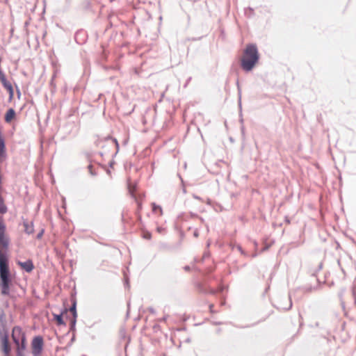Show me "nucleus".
Instances as JSON below:
<instances>
[{
  "instance_id": "1",
  "label": "nucleus",
  "mask_w": 356,
  "mask_h": 356,
  "mask_svg": "<svg viewBox=\"0 0 356 356\" xmlns=\"http://www.w3.org/2000/svg\"><path fill=\"white\" fill-rule=\"evenodd\" d=\"M10 284L11 277L6 251L0 250V288L2 295L8 296L10 294Z\"/></svg>"
},
{
  "instance_id": "2",
  "label": "nucleus",
  "mask_w": 356,
  "mask_h": 356,
  "mask_svg": "<svg viewBox=\"0 0 356 356\" xmlns=\"http://www.w3.org/2000/svg\"><path fill=\"white\" fill-rule=\"evenodd\" d=\"M258 60L259 54L256 45L248 44L244 51V56L241 59V67L245 71H250Z\"/></svg>"
},
{
  "instance_id": "3",
  "label": "nucleus",
  "mask_w": 356,
  "mask_h": 356,
  "mask_svg": "<svg viewBox=\"0 0 356 356\" xmlns=\"http://www.w3.org/2000/svg\"><path fill=\"white\" fill-rule=\"evenodd\" d=\"M44 346L43 338L41 336L35 337L31 342L32 354L33 356H40Z\"/></svg>"
},
{
  "instance_id": "4",
  "label": "nucleus",
  "mask_w": 356,
  "mask_h": 356,
  "mask_svg": "<svg viewBox=\"0 0 356 356\" xmlns=\"http://www.w3.org/2000/svg\"><path fill=\"white\" fill-rule=\"evenodd\" d=\"M6 226L3 222V218L0 216V250L6 251L8 246V241L5 236Z\"/></svg>"
},
{
  "instance_id": "5",
  "label": "nucleus",
  "mask_w": 356,
  "mask_h": 356,
  "mask_svg": "<svg viewBox=\"0 0 356 356\" xmlns=\"http://www.w3.org/2000/svg\"><path fill=\"white\" fill-rule=\"evenodd\" d=\"M0 346L6 356H8L10 353L11 348L9 344L7 332L0 334Z\"/></svg>"
},
{
  "instance_id": "6",
  "label": "nucleus",
  "mask_w": 356,
  "mask_h": 356,
  "mask_svg": "<svg viewBox=\"0 0 356 356\" xmlns=\"http://www.w3.org/2000/svg\"><path fill=\"white\" fill-rule=\"evenodd\" d=\"M12 338L15 343H18V341H25L26 336L22 328L18 326H15L13 329Z\"/></svg>"
},
{
  "instance_id": "7",
  "label": "nucleus",
  "mask_w": 356,
  "mask_h": 356,
  "mask_svg": "<svg viewBox=\"0 0 356 356\" xmlns=\"http://www.w3.org/2000/svg\"><path fill=\"white\" fill-rule=\"evenodd\" d=\"M6 315L3 309L0 308V334L6 333Z\"/></svg>"
},
{
  "instance_id": "8",
  "label": "nucleus",
  "mask_w": 356,
  "mask_h": 356,
  "mask_svg": "<svg viewBox=\"0 0 356 356\" xmlns=\"http://www.w3.org/2000/svg\"><path fill=\"white\" fill-rule=\"evenodd\" d=\"M70 312H72L73 318L71 320V328L72 329L74 327L76 322V318H77V313H76V301H74L72 306L70 308Z\"/></svg>"
},
{
  "instance_id": "9",
  "label": "nucleus",
  "mask_w": 356,
  "mask_h": 356,
  "mask_svg": "<svg viewBox=\"0 0 356 356\" xmlns=\"http://www.w3.org/2000/svg\"><path fill=\"white\" fill-rule=\"evenodd\" d=\"M18 264L28 273L32 271L34 268L31 260H27L24 262L19 261Z\"/></svg>"
},
{
  "instance_id": "10",
  "label": "nucleus",
  "mask_w": 356,
  "mask_h": 356,
  "mask_svg": "<svg viewBox=\"0 0 356 356\" xmlns=\"http://www.w3.org/2000/svg\"><path fill=\"white\" fill-rule=\"evenodd\" d=\"M17 347V356H24V350L26 348V340L18 341V343H15Z\"/></svg>"
},
{
  "instance_id": "11",
  "label": "nucleus",
  "mask_w": 356,
  "mask_h": 356,
  "mask_svg": "<svg viewBox=\"0 0 356 356\" xmlns=\"http://www.w3.org/2000/svg\"><path fill=\"white\" fill-rule=\"evenodd\" d=\"M15 116V111L13 108H9L5 115V121L10 122Z\"/></svg>"
},
{
  "instance_id": "12",
  "label": "nucleus",
  "mask_w": 356,
  "mask_h": 356,
  "mask_svg": "<svg viewBox=\"0 0 356 356\" xmlns=\"http://www.w3.org/2000/svg\"><path fill=\"white\" fill-rule=\"evenodd\" d=\"M106 141L107 143H109L111 145H115V148H116L115 154H116L118 152V150H119V144H118L117 140L115 138H110L109 137V138H106Z\"/></svg>"
},
{
  "instance_id": "13",
  "label": "nucleus",
  "mask_w": 356,
  "mask_h": 356,
  "mask_svg": "<svg viewBox=\"0 0 356 356\" xmlns=\"http://www.w3.org/2000/svg\"><path fill=\"white\" fill-rule=\"evenodd\" d=\"M24 226L25 228L24 231L28 234H31L33 232V227L32 223L29 224V222H24Z\"/></svg>"
},
{
  "instance_id": "14",
  "label": "nucleus",
  "mask_w": 356,
  "mask_h": 356,
  "mask_svg": "<svg viewBox=\"0 0 356 356\" xmlns=\"http://www.w3.org/2000/svg\"><path fill=\"white\" fill-rule=\"evenodd\" d=\"M54 319L56 321L57 324L59 325H65V322L63 319V314H54Z\"/></svg>"
},
{
  "instance_id": "15",
  "label": "nucleus",
  "mask_w": 356,
  "mask_h": 356,
  "mask_svg": "<svg viewBox=\"0 0 356 356\" xmlns=\"http://www.w3.org/2000/svg\"><path fill=\"white\" fill-rule=\"evenodd\" d=\"M6 212H7V207L3 203V197L0 195V213L3 214Z\"/></svg>"
},
{
  "instance_id": "16",
  "label": "nucleus",
  "mask_w": 356,
  "mask_h": 356,
  "mask_svg": "<svg viewBox=\"0 0 356 356\" xmlns=\"http://www.w3.org/2000/svg\"><path fill=\"white\" fill-rule=\"evenodd\" d=\"M4 88H6L9 93H10V97H13V86L11 85L10 83H9L8 81L6 83V85H3Z\"/></svg>"
},
{
  "instance_id": "17",
  "label": "nucleus",
  "mask_w": 356,
  "mask_h": 356,
  "mask_svg": "<svg viewBox=\"0 0 356 356\" xmlns=\"http://www.w3.org/2000/svg\"><path fill=\"white\" fill-rule=\"evenodd\" d=\"M291 307H292V302L291 300V298L289 297L288 299L287 306H285V307L280 306V307H279V309H282V310H288V309H290L291 308Z\"/></svg>"
},
{
  "instance_id": "18",
  "label": "nucleus",
  "mask_w": 356,
  "mask_h": 356,
  "mask_svg": "<svg viewBox=\"0 0 356 356\" xmlns=\"http://www.w3.org/2000/svg\"><path fill=\"white\" fill-rule=\"evenodd\" d=\"M152 211H153L154 212H155V213H156L157 211H159V213H160V215H162V213H163V211H162L161 207L160 206H159V205H156L155 203H153V204H152Z\"/></svg>"
},
{
  "instance_id": "19",
  "label": "nucleus",
  "mask_w": 356,
  "mask_h": 356,
  "mask_svg": "<svg viewBox=\"0 0 356 356\" xmlns=\"http://www.w3.org/2000/svg\"><path fill=\"white\" fill-rule=\"evenodd\" d=\"M5 148L4 141L0 137V156L2 155Z\"/></svg>"
},
{
  "instance_id": "20",
  "label": "nucleus",
  "mask_w": 356,
  "mask_h": 356,
  "mask_svg": "<svg viewBox=\"0 0 356 356\" xmlns=\"http://www.w3.org/2000/svg\"><path fill=\"white\" fill-rule=\"evenodd\" d=\"M0 81H1L3 86L6 85V83L8 82L4 74L0 75Z\"/></svg>"
},
{
  "instance_id": "21",
  "label": "nucleus",
  "mask_w": 356,
  "mask_h": 356,
  "mask_svg": "<svg viewBox=\"0 0 356 356\" xmlns=\"http://www.w3.org/2000/svg\"><path fill=\"white\" fill-rule=\"evenodd\" d=\"M237 87H238V94H239V100H238V105H239V108L240 109H241V89H240V87H239V83H238V81H237Z\"/></svg>"
},
{
  "instance_id": "22",
  "label": "nucleus",
  "mask_w": 356,
  "mask_h": 356,
  "mask_svg": "<svg viewBox=\"0 0 356 356\" xmlns=\"http://www.w3.org/2000/svg\"><path fill=\"white\" fill-rule=\"evenodd\" d=\"M152 234L150 232H145L143 235V237L146 239H150Z\"/></svg>"
},
{
  "instance_id": "23",
  "label": "nucleus",
  "mask_w": 356,
  "mask_h": 356,
  "mask_svg": "<svg viewBox=\"0 0 356 356\" xmlns=\"http://www.w3.org/2000/svg\"><path fill=\"white\" fill-rule=\"evenodd\" d=\"M88 168V170H89V172H90V175H96L93 172V170H92V165H89Z\"/></svg>"
},
{
  "instance_id": "24",
  "label": "nucleus",
  "mask_w": 356,
  "mask_h": 356,
  "mask_svg": "<svg viewBox=\"0 0 356 356\" xmlns=\"http://www.w3.org/2000/svg\"><path fill=\"white\" fill-rule=\"evenodd\" d=\"M42 234H43V231H41L40 233H38V235H37V238H41V236H42Z\"/></svg>"
},
{
  "instance_id": "25",
  "label": "nucleus",
  "mask_w": 356,
  "mask_h": 356,
  "mask_svg": "<svg viewBox=\"0 0 356 356\" xmlns=\"http://www.w3.org/2000/svg\"><path fill=\"white\" fill-rule=\"evenodd\" d=\"M125 284L127 286H129L128 278L125 276Z\"/></svg>"
},
{
  "instance_id": "26",
  "label": "nucleus",
  "mask_w": 356,
  "mask_h": 356,
  "mask_svg": "<svg viewBox=\"0 0 356 356\" xmlns=\"http://www.w3.org/2000/svg\"><path fill=\"white\" fill-rule=\"evenodd\" d=\"M184 270H186V271H188V270H190V267H189L188 266H186L184 267Z\"/></svg>"
},
{
  "instance_id": "27",
  "label": "nucleus",
  "mask_w": 356,
  "mask_h": 356,
  "mask_svg": "<svg viewBox=\"0 0 356 356\" xmlns=\"http://www.w3.org/2000/svg\"><path fill=\"white\" fill-rule=\"evenodd\" d=\"M166 319H167V317H166V316H165V317H163L162 319H161V321H166Z\"/></svg>"
},
{
  "instance_id": "28",
  "label": "nucleus",
  "mask_w": 356,
  "mask_h": 356,
  "mask_svg": "<svg viewBox=\"0 0 356 356\" xmlns=\"http://www.w3.org/2000/svg\"><path fill=\"white\" fill-rule=\"evenodd\" d=\"M210 292H211V293H213V294L216 293V291L214 290H211Z\"/></svg>"
},
{
  "instance_id": "29",
  "label": "nucleus",
  "mask_w": 356,
  "mask_h": 356,
  "mask_svg": "<svg viewBox=\"0 0 356 356\" xmlns=\"http://www.w3.org/2000/svg\"><path fill=\"white\" fill-rule=\"evenodd\" d=\"M158 229V232H161L162 229H161V228H160V227H158V229Z\"/></svg>"
},
{
  "instance_id": "30",
  "label": "nucleus",
  "mask_w": 356,
  "mask_h": 356,
  "mask_svg": "<svg viewBox=\"0 0 356 356\" xmlns=\"http://www.w3.org/2000/svg\"><path fill=\"white\" fill-rule=\"evenodd\" d=\"M238 249L241 251V248L240 246H238Z\"/></svg>"
},
{
  "instance_id": "31",
  "label": "nucleus",
  "mask_w": 356,
  "mask_h": 356,
  "mask_svg": "<svg viewBox=\"0 0 356 356\" xmlns=\"http://www.w3.org/2000/svg\"><path fill=\"white\" fill-rule=\"evenodd\" d=\"M3 73L1 72V70H0V75L3 74Z\"/></svg>"
},
{
  "instance_id": "32",
  "label": "nucleus",
  "mask_w": 356,
  "mask_h": 356,
  "mask_svg": "<svg viewBox=\"0 0 356 356\" xmlns=\"http://www.w3.org/2000/svg\"><path fill=\"white\" fill-rule=\"evenodd\" d=\"M67 1H69L70 0H67Z\"/></svg>"
}]
</instances>
